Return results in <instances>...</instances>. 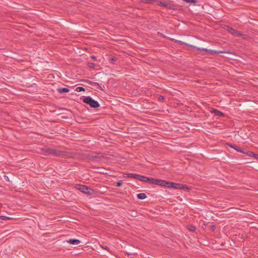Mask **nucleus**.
<instances>
[{
	"mask_svg": "<svg viewBox=\"0 0 258 258\" xmlns=\"http://www.w3.org/2000/svg\"><path fill=\"white\" fill-rule=\"evenodd\" d=\"M83 102L89 105L92 108H97L100 106L99 103L90 96L86 97L83 99Z\"/></svg>",
	"mask_w": 258,
	"mask_h": 258,
	"instance_id": "1",
	"label": "nucleus"
},
{
	"mask_svg": "<svg viewBox=\"0 0 258 258\" xmlns=\"http://www.w3.org/2000/svg\"><path fill=\"white\" fill-rule=\"evenodd\" d=\"M168 188L179 189H187L188 188L186 185L180 183H176L173 182H169Z\"/></svg>",
	"mask_w": 258,
	"mask_h": 258,
	"instance_id": "2",
	"label": "nucleus"
},
{
	"mask_svg": "<svg viewBox=\"0 0 258 258\" xmlns=\"http://www.w3.org/2000/svg\"><path fill=\"white\" fill-rule=\"evenodd\" d=\"M78 189L80 191H81L83 193H85L87 195H91L94 194V192L93 189L90 188V187H89L88 186H87L86 185H79Z\"/></svg>",
	"mask_w": 258,
	"mask_h": 258,
	"instance_id": "3",
	"label": "nucleus"
},
{
	"mask_svg": "<svg viewBox=\"0 0 258 258\" xmlns=\"http://www.w3.org/2000/svg\"><path fill=\"white\" fill-rule=\"evenodd\" d=\"M190 47H191V48H192L194 49H196L197 50L205 51H207V52H211V53H216V54L223 53L225 52L224 51L214 50H212V49H207V48L198 47H196V46H193V45H190Z\"/></svg>",
	"mask_w": 258,
	"mask_h": 258,
	"instance_id": "4",
	"label": "nucleus"
},
{
	"mask_svg": "<svg viewBox=\"0 0 258 258\" xmlns=\"http://www.w3.org/2000/svg\"><path fill=\"white\" fill-rule=\"evenodd\" d=\"M158 5L165 7L170 10H177V6H175V5H173L171 3H163V2H160L158 3Z\"/></svg>",
	"mask_w": 258,
	"mask_h": 258,
	"instance_id": "5",
	"label": "nucleus"
},
{
	"mask_svg": "<svg viewBox=\"0 0 258 258\" xmlns=\"http://www.w3.org/2000/svg\"><path fill=\"white\" fill-rule=\"evenodd\" d=\"M227 30L229 32H230L233 36L236 37H241L243 36V35L239 31L236 30L235 29L228 27Z\"/></svg>",
	"mask_w": 258,
	"mask_h": 258,
	"instance_id": "6",
	"label": "nucleus"
},
{
	"mask_svg": "<svg viewBox=\"0 0 258 258\" xmlns=\"http://www.w3.org/2000/svg\"><path fill=\"white\" fill-rule=\"evenodd\" d=\"M228 145L229 147H230L233 149H234L235 150H236L237 151H238L239 152L244 153V150L238 146H237L235 145H231V144H228Z\"/></svg>",
	"mask_w": 258,
	"mask_h": 258,
	"instance_id": "7",
	"label": "nucleus"
},
{
	"mask_svg": "<svg viewBox=\"0 0 258 258\" xmlns=\"http://www.w3.org/2000/svg\"><path fill=\"white\" fill-rule=\"evenodd\" d=\"M86 82H87L89 84L92 86L97 87V88L100 90H102L101 86L99 85L98 83L92 82L89 80H86Z\"/></svg>",
	"mask_w": 258,
	"mask_h": 258,
	"instance_id": "8",
	"label": "nucleus"
},
{
	"mask_svg": "<svg viewBox=\"0 0 258 258\" xmlns=\"http://www.w3.org/2000/svg\"><path fill=\"white\" fill-rule=\"evenodd\" d=\"M64 155V153L62 151L54 149L53 150V155L57 157H62Z\"/></svg>",
	"mask_w": 258,
	"mask_h": 258,
	"instance_id": "9",
	"label": "nucleus"
},
{
	"mask_svg": "<svg viewBox=\"0 0 258 258\" xmlns=\"http://www.w3.org/2000/svg\"><path fill=\"white\" fill-rule=\"evenodd\" d=\"M159 184L158 185H160L161 186H163V187H168V184H169V181H166L164 180H162V179H159Z\"/></svg>",
	"mask_w": 258,
	"mask_h": 258,
	"instance_id": "10",
	"label": "nucleus"
},
{
	"mask_svg": "<svg viewBox=\"0 0 258 258\" xmlns=\"http://www.w3.org/2000/svg\"><path fill=\"white\" fill-rule=\"evenodd\" d=\"M67 242L73 245H78L81 241L78 239H70L67 241Z\"/></svg>",
	"mask_w": 258,
	"mask_h": 258,
	"instance_id": "11",
	"label": "nucleus"
},
{
	"mask_svg": "<svg viewBox=\"0 0 258 258\" xmlns=\"http://www.w3.org/2000/svg\"><path fill=\"white\" fill-rule=\"evenodd\" d=\"M70 90L67 88H59L57 89V92L60 93H68Z\"/></svg>",
	"mask_w": 258,
	"mask_h": 258,
	"instance_id": "12",
	"label": "nucleus"
},
{
	"mask_svg": "<svg viewBox=\"0 0 258 258\" xmlns=\"http://www.w3.org/2000/svg\"><path fill=\"white\" fill-rule=\"evenodd\" d=\"M212 112L214 113L216 115L219 116L223 117L224 116V114L223 112H222L217 109H213Z\"/></svg>",
	"mask_w": 258,
	"mask_h": 258,
	"instance_id": "13",
	"label": "nucleus"
},
{
	"mask_svg": "<svg viewBox=\"0 0 258 258\" xmlns=\"http://www.w3.org/2000/svg\"><path fill=\"white\" fill-rule=\"evenodd\" d=\"M54 149L53 148H47L45 149V152L46 155H53Z\"/></svg>",
	"mask_w": 258,
	"mask_h": 258,
	"instance_id": "14",
	"label": "nucleus"
},
{
	"mask_svg": "<svg viewBox=\"0 0 258 258\" xmlns=\"http://www.w3.org/2000/svg\"><path fill=\"white\" fill-rule=\"evenodd\" d=\"M137 198L140 200H144L147 198V196L144 193H140L137 195Z\"/></svg>",
	"mask_w": 258,
	"mask_h": 258,
	"instance_id": "15",
	"label": "nucleus"
},
{
	"mask_svg": "<svg viewBox=\"0 0 258 258\" xmlns=\"http://www.w3.org/2000/svg\"><path fill=\"white\" fill-rule=\"evenodd\" d=\"M172 41L175 42H176L179 44H181V45H188V46L190 47V45H188L187 44L185 43V42H182L181 41H180V40H176V39H171Z\"/></svg>",
	"mask_w": 258,
	"mask_h": 258,
	"instance_id": "16",
	"label": "nucleus"
},
{
	"mask_svg": "<svg viewBox=\"0 0 258 258\" xmlns=\"http://www.w3.org/2000/svg\"><path fill=\"white\" fill-rule=\"evenodd\" d=\"M159 179H158L152 178L151 184L158 185L159 183Z\"/></svg>",
	"mask_w": 258,
	"mask_h": 258,
	"instance_id": "17",
	"label": "nucleus"
},
{
	"mask_svg": "<svg viewBox=\"0 0 258 258\" xmlns=\"http://www.w3.org/2000/svg\"><path fill=\"white\" fill-rule=\"evenodd\" d=\"M124 177H130V178H135V174L133 173H126L124 174Z\"/></svg>",
	"mask_w": 258,
	"mask_h": 258,
	"instance_id": "18",
	"label": "nucleus"
},
{
	"mask_svg": "<svg viewBox=\"0 0 258 258\" xmlns=\"http://www.w3.org/2000/svg\"><path fill=\"white\" fill-rule=\"evenodd\" d=\"M188 229L191 232H195L196 230V227L194 225H189L188 227Z\"/></svg>",
	"mask_w": 258,
	"mask_h": 258,
	"instance_id": "19",
	"label": "nucleus"
},
{
	"mask_svg": "<svg viewBox=\"0 0 258 258\" xmlns=\"http://www.w3.org/2000/svg\"><path fill=\"white\" fill-rule=\"evenodd\" d=\"M0 219H2L3 220H8L12 219V218L7 216H0Z\"/></svg>",
	"mask_w": 258,
	"mask_h": 258,
	"instance_id": "20",
	"label": "nucleus"
},
{
	"mask_svg": "<svg viewBox=\"0 0 258 258\" xmlns=\"http://www.w3.org/2000/svg\"><path fill=\"white\" fill-rule=\"evenodd\" d=\"M142 2L145 3L153 4L155 2V0H142Z\"/></svg>",
	"mask_w": 258,
	"mask_h": 258,
	"instance_id": "21",
	"label": "nucleus"
},
{
	"mask_svg": "<svg viewBox=\"0 0 258 258\" xmlns=\"http://www.w3.org/2000/svg\"><path fill=\"white\" fill-rule=\"evenodd\" d=\"M243 153L247 154V155H248L250 157H251L252 156L254 155V153H253L252 152L249 151H244V153Z\"/></svg>",
	"mask_w": 258,
	"mask_h": 258,
	"instance_id": "22",
	"label": "nucleus"
},
{
	"mask_svg": "<svg viewBox=\"0 0 258 258\" xmlns=\"http://www.w3.org/2000/svg\"><path fill=\"white\" fill-rule=\"evenodd\" d=\"M76 91L78 92H80L81 91H84L85 88L82 87H78L76 88Z\"/></svg>",
	"mask_w": 258,
	"mask_h": 258,
	"instance_id": "23",
	"label": "nucleus"
},
{
	"mask_svg": "<svg viewBox=\"0 0 258 258\" xmlns=\"http://www.w3.org/2000/svg\"><path fill=\"white\" fill-rule=\"evenodd\" d=\"M183 1L187 3L196 4L197 2V0H183Z\"/></svg>",
	"mask_w": 258,
	"mask_h": 258,
	"instance_id": "24",
	"label": "nucleus"
},
{
	"mask_svg": "<svg viewBox=\"0 0 258 258\" xmlns=\"http://www.w3.org/2000/svg\"><path fill=\"white\" fill-rule=\"evenodd\" d=\"M88 66L89 68H92V69H94L95 67V64L92 63V62H88Z\"/></svg>",
	"mask_w": 258,
	"mask_h": 258,
	"instance_id": "25",
	"label": "nucleus"
},
{
	"mask_svg": "<svg viewBox=\"0 0 258 258\" xmlns=\"http://www.w3.org/2000/svg\"><path fill=\"white\" fill-rule=\"evenodd\" d=\"M140 177H141L140 178V181L146 182V176H144L141 175V176Z\"/></svg>",
	"mask_w": 258,
	"mask_h": 258,
	"instance_id": "26",
	"label": "nucleus"
},
{
	"mask_svg": "<svg viewBox=\"0 0 258 258\" xmlns=\"http://www.w3.org/2000/svg\"><path fill=\"white\" fill-rule=\"evenodd\" d=\"M140 177H141L140 178V181L146 182V176H144L141 175V176Z\"/></svg>",
	"mask_w": 258,
	"mask_h": 258,
	"instance_id": "27",
	"label": "nucleus"
},
{
	"mask_svg": "<svg viewBox=\"0 0 258 258\" xmlns=\"http://www.w3.org/2000/svg\"><path fill=\"white\" fill-rule=\"evenodd\" d=\"M152 178L146 177V182L151 183V180Z\"/></svg>",
	"mask_w": 258,
	"mask_h": 258,
	"instance_id": "28",
	"label": "nucleus"
},
{
	"mask_svg": "<svg viewBox=\"0 0 258 258\" xmlns=\"http://www.w3.org/2000/svg\"><path fill=\"white\" fill-rule=\"evenodd\" d=\"M122 183V180H119V181H118L117 182L116 186H118V187H120V186H121Z\"/></svg>",
	"mask_w": 258,
	"mask_h": 258,
	"instance_id": "29",
	"label": "nucleus"
},
{
	"mask_svg": "<svg viewBox=\"0 0 258 258\" xmlns=\"http://www.w3.org/2000/svg\"><path fill=\"white\" fill-rule=\"evenodd\" d=\"M141 176V175H140L139 174H135V179H138V180H140V178H141L140 177Z\"/></svg>",
	"mask_w": 258,
	"mask_h": 258,
	"instance_id": "30",
	"label": "nucleus"
},
{
	"mask_svg": "<svg viewBox=\"0 0 258 258\" xmlns=\"http://www.w3.org/2000/svg\"><path fill=\"white\" fill-rule=\"evenodd\" d=\"M101 247L102 248H103V249H105V250H107L108 251L109 250L110 248L108 246H103V245H101Z\"/></svg>",
	"mask_w": 258,
	"mask_h": 258,
	"instance_id": "31",
	"label": "nucleus"
},
{
	"mask_svg": "<svg viewBox=\"0 0 258 258\" xmlns=\"http://www.w3.org/2000/svg\"><path fill=\"white\" fill-rule=\"evenodd\" d=\"M210 228L213 230V231H214L216 229V227L215 226L213 225H211L210 226Z\"/></svg>",
	"mask_w": 258,
	"mask_h": 258,
	"instance_id": "32",
	"label": "nucleus"
},
{
	"mask_svg": "<svg viewBox=\"0 0 258 258\" xmlns=\"http://www.w3.org/2000/svg\"><path fill=\"white\" fill-rule=\"evenodd\" d=\"M4 179L5 180H6V181H9V178L8 176H7V175H4Z\"/></svg>",
	"mask_w": 258,
	"mask_h": 258,
	"instance_id": "33",
	"label": "nucleus"
},
{
	"mask_svg": "<svg viewBox=\"0 0 258 258\" xmlns=\"http://www.w3.org/2000/svg\"><path fill=\"white\" fill-rule=\"evenodd\" d=\"M251 157H253L254 158L258 159V154H256L254 153V155L252 156Z\"/></svg>",
	"mask_w": 258,
	"mask_h": 258,
	"instance_id": "34",
	"label": "nucleus"
},
{
	"mask_svg": "<svg viewBox=\"0 0 258 258\" xmlns=\"http://www.w3.org/2000/svg\"><path fill=\"white\" fill-rule=\"evenodd\" d=\"M91 58L93 59L94 60H97V58L95 56L92 55L91 56Z\"/></svg>",
	"mask_w": 258,
	"mask_h": 258,
	"instance_id": "35",
	"label": "nucleus"
},
{
	"mask_svg": "<svg viewBox=\"0 0 258 258\" xmlns=\"http://www.w3.org/2000/svg\"><path fill=\"white\" fill-rule=\"evenodd\" d=\"M164 99V96H160L159 97V100H163Z\"/></svg>",
	"mask_w": 258,
	"mask_h": 258,
	"instance_id": "36",
	"label": "nucleus"
},
{
	"mask_svg": "<svg viewBox=\"0 0 258 258\" xmlns=\"http://www.w3.org/2000/svg\"><path fill=\"white\" fill-rule=\"evenodd\" d=\"M111 60L116 61V58H115V57L111 58Z\"/></svg>",
	"mask_w": 258,
	"mask_h": 258,
	"instance_id": "37",
	"label": "nucleus"
}]
</instances>
